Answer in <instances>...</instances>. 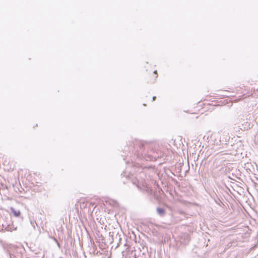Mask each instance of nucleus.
<instances>
[{
	"label": "nucleus",
	"instance_id": "obj_1",
	"mask_svg": "<svg viewBox=\"0 0 258 258\" xmlns=\"http://www.w3.org/2000/svg\"><path fill=\"white\" fill-rule=\"evenodd\" d=\"M140 150H138V155H141L142 157L146 155V153H143L142 149L145 147V145L142 143H140L139 145Z\"/></svg>",
	"mask_w": 258,
	"mask_h": 258
},
{
	"label": "nucleus",
	"instance_id": "obj_2",
	"mask_svg": "<svg viewBox=\"0 0 258 258\" xmlns=\"http://www.w3.org/2000/svg\"><path fill=\"white\" fill-rule=\"evenodd\" d=\"M156 211L158 215L160 217H163L165 215L166 211L165 209L162 208L157 207Z\"/></svg>",
	"mask_w": 258,
	"mask_h": 258
},
{
	"label": "nucleus",
	"instance_id": "obj_3",
	"mask_svg": "<svg viewBox=\"0 0 258 258\" xmlns=\"http://www.w3.org/2000/svg\"><path fill=\"white\" fill-rule=\"evenodd\" d=\"M11 210L15 216H16V217L20 216V215L21 214V212L19 210H16L13 207L11 208Z\"/></svg>",
	"mask_w": 258,
	"mask_h": 258
},
{
	"label": "nucleus",
	"instance_id": "obj_4",
	"mask_svg": "<svg viewBox=\"0 0 258 258\" xmlns=\"http://www.w3.org/2000/svg\"><path fill=\"white\" fill-rule=\"evenodd\" d=\"M156 99V96L153 97V101L155 100Z\"/></svg>",
	"mask_w": 258,
	"mask_h": 258
},
{
	"label": "nucleus",
	"instance_id": "obj_5",
	"mask_svg": "<svg viewBox=\"0 0 258 258\" xmlns=\"http://www.w3.org/2000/svg\"><path fill=\"white\" fill-rule=\"evenodd\" d=\"M154 73H155V74H157V71H155L154 72Z\"/></svg>",
	"mask_w": 258,
	"mask_h": 258
}]
</instances>
